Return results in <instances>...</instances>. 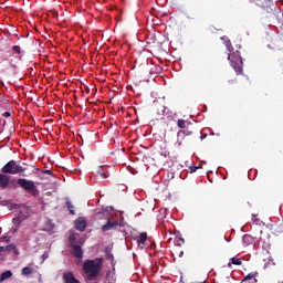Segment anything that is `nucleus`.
I'll use <instances>...</instances> for the list:
<instances>
[{
    "mask_svg": "<svg viewBox=\"0 0 283 283\" xmlns=\"http://www.w3.org/2000/svg\"><path fill=\"white\" fill-rule=\"evenodd\" d=\"M83 272L86 275V282H94L101 275L103 269V259L86 260L82 265Z\"/></svg>",
    "mask_w": 283,
    "mask_h": 283,
    "instance_id": "f257e3e1",
    "label": "nucleus"
},
{
    "mask_svg": "<svg viewBox=\"0 0 283 283\" xmlns=\"http://www.w3.org/2000/svg\"><path fill=\"white\" fill-rule=\"evenodd\" d=\"M2 174H10L11 176H17V174H23L25 172V168L23 166L17 164L14 159L8 161L2 168Z\"/></svg>",
    "mask_w": 283,
    "mask_h": 283,
    "instance_id": "f03ea898",
    "label": "nucleus"
},
{
    "mask_svg": "<svg viewBox=\"0 0 283 283\" xmlns=\"http://www.w3.org/2000/svg\"><path fill=\"white\" fill-rule=\"evenodd\" d=\"M17 184L21 189H24V191H28V193H31L34 198L39 196V188H36V185L32 180H28L25 178H20L17 180Z\"/></svg>",
    "mask_w": 283,
    "mask_h": 283,
    "instance_id": "7ed1b4c3",
    "label": "nucleus"
},
{
    "mask_svg": "<svg viewBox=\"0 0 283 283\" xmlns=\"http://www.w3.org/2000/svg\"><path fill=\"white\" fill-rule=\"evenodd\" d=\"M228 61H230L231 67H233L237 74H244V69H242V57H238V60L234 61L231 53H228Z\"/></svg>",
    "mask_w": 283,
    "mask_h": 283,
    "instance_id": "20e7f679",
    "label": "nucleus"
},
{
    "mask_svg": "<svg viewBox=\"0 0 283 283\" xmlns=\"http://www.w3.org/2000/svg\"><path fill=\"white\" fill-rule=\"evenodd\" d=\"M11 209H18L17 219L19 222H23V220H27L28 216L30 213L28 212V209L23 206L13 205L11 206Z\"/></svg>",
    "mask_w": 283,
    "mask_h": 283,
    "instance_id": "39448f33",
    "label": "nucleus"
},
{
    "mask_svg": "<svg viewBox=\"0 0 283 283\" xmlns=\"http://www.w3.org/2000/svg\"><path fill=\"white\" fill-rule=\"evenodd\" d=\"M143 80L140 77H135L133 80V85H130V90H133L134 94L140 96L143 94V86L140 85Z\"/></svg>",
    "mask_w": 283,
    "mask_h": 283,
    "instance_id": "423d86ee",
    "label": "nucleus"
},
{
    "mask_svg": "<svg viewBox=\"0 0 283 283\" xmlns=\"http://www.w3.org/2000/svg\"><path fill=\"white\" fill-rule=\"evenodd\" d=\"M143 248L144 249H156V242L147 232H143Z\"/></svg>",
    "mask_w": 283,
    "mask_h": 283,
    "instance_id": "0eeeda50",
    "label": "nucleus"
},
{
    "mask_svg": "<svg viewBox=\"0 0 283 283\" xmlns=\"http://www.w3.org/2000/svg\"><path fill=\"white\" fill-rule=\"evenodd\" d=\"M154 108L156 109L157 114H165V99H157L154 101Z\"/></svg>",
    "mask_w": 283,
    "mask_h": 283,
    "instance_id": "6e6552de",
    "label": "nucleus"
},
{
    "mask_svg": "<svg viewBox=\"0 0 283 283\" xmlns=\"http://www.w3.org/2000/svg\"><path fill=\"white\" fill-rule=\"evenodd\" d=\"M10 187V177L4 172L0 174V189H8Z\"/></svg>",
    "mask_w": 283,
    "mask_h": 283,
    "instance_id": "1a4fd4ad",
    "label": "nucleus"
},
{
    "mask_svg": "<svg viewBox=\"0 0 283 283\" xmlns=\"http://www.w3.org/2000/svg\"><path fill=\"white\" fill-rule=\"evenodd\" d=\"M71 249H72V253H73L74 258H77V260H82L83 248H81V245H78V244H72Z\"/></svg>",
    "mask_w": 283,
    "mask_h": 283,
    "instance_id": "9d476101",
    "label": "nucleus"
},
{
    "mask_svg": "<svg viewBox=\"0 0 283 283\" xmlns=\"http://www.w3.org/2000/svg\"><path fill=\"white\" fill-rule=\"evenodd\" d=\"M63 281L65 283H81L76 277H74V273L67 272L63 274Z\"/></svg>",
    "mask_w": 283,
    "mask_h": 283,
    "instance_id": "9b49d317",
    "label": "nucleus"
},
{
    "mask_svg": "<svg viewBox=\"0 0 283 283\" xmlns=\"http://www.w3.org/2000/svg\"><path fill=\"white\" fill-rule=\"evenodd\" d=\"M258 272L250 273L244 276L241 283H258Z\"/></svg>",
    "mask_w": 283,
    "mask_h": 283,
    "instance_id": "f8f14e48",
    "label": "nucleus"
},
{
    "mask_svg": "<svg viewBox=\"0 0 283 283\" xmlns=\"http://www.w3.org/2000/svg\"><path fill=\"white\" fill-rule=\"evenodd\" d=\"M165 220H167V208H161L157 216V221L159 224H165Z\"/></svg>",
    "mask_w": 283,
    "mask_h": 283,
    "instance_id": "ddd939ff",
    "label": "nucleus"
},
{
    "mask_svg": "<svg viewBox=\"0 0 283 283\" xmlns=\"http://www.w3.org/2000/svg\"><path fill=\"white\" fill-rule=\"evenodd\" d=\"M116 227H118V221H114V222L107 221V223L102 227V231L104 232L112 231L116 229Z\"/></svg>",
    "mask_w": 283,
    "mask_h": 283,
    "instance_id": "4468645a",
    "label": "nucleus"
},
{
    "mask_svg": "<svg viewBox=\"0 0 283 283\" xmlns=\"http://www.w3.org/2000/svg\"><path fill=\"white\" fill-rule=\"evenodd\" d=\"M87 228V222L85 220H76L75 221V229L77 231H84Z\"/></svg>",
    "mask_w": 283,
    "mask_h": 283,
    "instance_id": "2eb2a0df",
    "label": "nucleus"
},
{
    "mask_svg": "<svg viewBox=\"0 0 283 283\" xmlns=\"http://www.w3.org/2000/svg\"><path fill=\"white\" fill-rule=\"evenodd\" d=\"M66 209L71 216H76V212L74 211V205L70 200V198H66Z\"/></svg>",
    "mask_w": 283,
    "mask_h": 283,
    "instance_id": "dca6fc26",
    "label": "nucleus"
},
{
    "mask_svg": "<svg viewBox=\"0 0 283 283\" xmlns=\"http://www.w3.org/2000/svg\"><path fill=\"white\" fill-rule=\"evenodd\" d=\"M10 277H12V271L7 270L0 274V282H6V280H10Z\"/></svg>",
    "mask_w": 283,
    "mask_h": 283,
    "instance_id": "f3484780",
    "label": "nucleus"
},
{
    "mask_svg": "<svg viewBox=\"0 0 283 283\" xmlns=\"http://www.w3.org/2000/svg\"><path fill=\"white\" fill-rule=\"evenodd\" d=\"M242 242L244 247H249V244H253V237H251L250 234H244L242 237Z\"/></svg>",
    "mask_w": 283,
    "mask_h": 283,
    "instance_id": "a211bd4d",
    "label": "nucleus"
},
{
    "mask_svg": "<svg viewBox=\"0 0 283 283\" xmlns=\"http://www.w3.org/2000/svg\"><path fill=\"white\" fill-rule=\"evenodd\" d=\"M230 261L231 262L228 263L229 269H231V264H234L235 266H242V260H240L239 258L233 256L230 259Z\"/></svg>",
    "mask_w": 283,
    "mask_h": 283,
    "instance_id": "6ab92c4d",
    "label": "nucleus"
},
{
    "mask_svg": "<svg viewBox=\"0 0 283 283\" xmlns=\"http://www.w3.org/2000/svg\"><path fill=\"white\" fill-rule=\"evenodd\" d=\"M153 43H156V38L154 35H146V44H144L145 48H151Z\"/></svg>",
    "mask_w": 283,
    "mask_h": 283,
    "instance_id": "aec40b11",
    "label": "nucleus"
},
{
    "mask_svg": "<svg viewBox=\"0 0 283 283\" xmlns=\"http://www.w3.org/2000/svg\"><path fill=\"white\" fill-rule=\"evenodd\" d=\"M10 251H14L15 255L19 254V250H17V245L12 243L4 247V252H10Z\"/></svg>",
    "mask_w": 283,
    "mask_h": 283,
    "instance_id": "412c9836",
    "label": "nucleus"
},
{
    "mask_svg": "<svg viewBox=\"0 0 283 283\" xmlns=\"http://www.w3.org/2000/svg\"><path fill=\"white\" fill-rule=\"evenodd\" d=\"M32 271H33L32 268L25 266V268H23V269L21 270V275H25V276L32 275Z\"/></svg>",
    "mask_w": 283,
    "mask_h": 283,
    "instance_id": "4be33fe9",
    "label": "nucleus"
},
{
    "mask_svg": "<svg viewBox=\"0 0 283 283\" xmlns=\"http://www.w3.org/2000/svg\"><path fill=\"white\" fill-rule=\"evenodd\" d=\"M69 241H70L71 247H72V244H75V242H76V234L75 233H71L69 235Z\"/></svg>",
    "mask_w": 283,
    "mask_h": 283,
    "instance_id": "5701e85b",
    "label": "nucleus"
},
{
    "mask_svg": "<svg viewBox=\"0 0 283 283\" xmlns=\"http://www.w3.org/2000/svg\"><path fill=\"white\" fill-rule=\"evenodd\" d=\"M178 127L185 129V127H187V122L185 119H178Z\"/></svg>",
    "mask_w": 283,
    "mask_h": 283,
    "instance_id": "b1692460",
    "label": "nucleus"
},
{
    "mask_svg": "<svg viewBox=\"0 0 283 283\" xmlns=\"http://www.w3.org/2000/svg\"><path fill=\"white\" fill-rule=\"evenodd\" d=\"M12 52H14V54H21V46L14 45V46L12 48Z\"/></svg>",
    "mask_w": 283,
    "mask_h": 283,
    "instance_id": "393cba45",
    "label": "nucleus"
},
{
    "mask_svg": "<svg viewBox=\"0 0 283 283\" xmlns=\"http://www.w3.org/2000/svg\"><path fill=\"white\" fill-rule=\"evenodd\" d=\"M97 176L102 177L103 180H105L106 178H109V174H107V172L97 171Z\"/></svg>",
    "mask_w": 283,
    "mask_h": 283,
    "instance_id": "a878e982",
    "label": "nucleus"
},
{
    "mask_svg": "<svg viewBox=\"0 0 283 283\" xmlns=\"http://www.w3.org/2000/svg\"><path fill=\"white\" fill-rule=\"evenodd\" d=\"M0 242H10V239L8 237L0 238Z\"/></svg>",
    "mask_w": 283,
    "mask_h": 283,
    "instance_id": "bb28decb",
    "label": "nucleus"
},
{
    "mask_svg": "<svg viewBox=\"0 0 283 283\" xmlns=\"http://www.w3.org/2000/svg\"><path fill=\"white\" fill-rule=\"evenodd\" d=\"M195 171H198V167H196V166L190 167V172L195 174Z\"/></svg>",
    "mask_w": 283,
    "mask_h": 283,
    "instance_id": "cd10ccee",
    "label": "nucleus"
},
{
    "mask_svg": "<svg viewBox=\"0 0 283 283\" xmlns=\"http://www.w3.org/2000/svg\"><path fill=\"white\" fill-rule=\"evenodd\" d=\"M43 174H46L48 176H52V170H44Z\"/></svg>",
    "mask_w": 283,
    "mask_h": 283,
    "instance_id": "c85d7f7f",
    "label": "nucleus"
},
{
    "mask_svg": "<svg viewBox=\"0 0 283 283\" xmlns=\"http://www.w3.org/2000/svg\"><path fill=\"white\" fill-rule=\"evenodd\" d=\"M138 242H139V244H143V233L139 234Z\"/></svg>",
    "mask_w": 283,
    "mask_h": 283,
    "instance_id": "c756f323",
    "label": "nucleus"
},
{
    "mask_svg": "<svg viewBox=\"0 0 283 283\" xmlns=\"http://www.w3.org/2000/svg\"><path fill=\"white\" fill-rule=\"evenodd\" d=\"M3 116H4V118H10V112H6V113L3 114Z\"/></svg>",
    "mask_w": 283,
    "mask_h": 283,
    "instance_id": "7c9ffc66",
    "label": "nucleus"
},
{
    "mask_svg": "<svg viewBox=\"0 0 283 283\" xmlns=\"http://www.w3.org/2000/svg\"><path fill=\"white\" fill-rule=\"evenodd\" d=\"M184 134H185L186 136H191V132H189V130H185Z\"/></svg>",
    "mask_w": 283,
    "mask_h": 283,
    "instance_id": "2f4dec72",
    "label": "nucleus"
},
{
    "mask_svg": "<svg viewBox=\"0 0 283 283\" xmlns=\"http://www.w3.org/2000/svg\"><path fill=\"white\" fill-rule=\"evenodd\" d=\"M6 252V247H0V253Z\"/></svg>",
    "mask_w": 283,
    "mask_h": 283,
    "instance_id": "473e14b6",
    "label": "nucleus"
},
{
    "mask_svg": "<svg viewBox=\"0 0 283 283\" xmlns=\"http://www.w3.org/2000/svg\"><path fill=\"white\" fill-rule=\"evenodd\" d=\"M185 255V252L184 251H180L179 252V258H182Z\"/></svg>",
    "mask_w": 283,
    "mask_h": 283,
    "instance_id": "72a5a7b5",
    "label": "nucleus"
},
{
    "mask_svg": "<svg viewBox=\"0 0 283 283\" xmlns=\"http://www.w3.org/2000/svg\"><path fill=\"white\" fill-rule=\"evenodd\" d=\"M19 231V228L13 229V233H17Z\"/></svg>",
    "mask_w": 283,
    "mask_h": 283,
    "instance_id": "f704fd0d",
    "label": "nucleus"
},
{
    "mask_svg": "<svg viewBox=\"0 0 283 283\" xmlns=\"http://www.w3.org/2000/svg\"><path fill=\"white\" fill-rule=\"evenodd\" d=\"M43 258H48V253L46 252H44Z\"/></svg>",
    "mask_w": 283,
    "mask_h": 283,
    "instance_id": "c9c22d12",
    "label": "nucleus"
},
{
    "mask_svg": "<svg viewBox=\"0 0 283 283\" xmlns=\"http://www.w3.org/2000/svg\"><path fill=\"white\" fill-rule=\"evenodd\" d=\"M151 211H154V205L150 207Z\"/></svg>",
    "mask_w": 283,
    "mask_h": 283,
    "instance_id": "e433bc0d",
    "label": "nucleus"
},
{
    "mask_svg": "<svg viewBox=\"0 0 283 283\" xmlns=\"http://www.w3.org/2000/svg\"><path fill=\"white\" fill-rule=\"evenodd\" d=\"M137 123H140V119L137 117Z\"/></svg>",
    "mask_w": 283,
    "mask_h": 283,
    "instance_id": "4c0bfd02",
    "label": "nucleus"
}]
</instances>
